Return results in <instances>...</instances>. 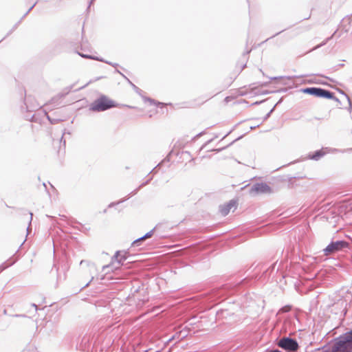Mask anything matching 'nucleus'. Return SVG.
<instances>
[{
  "mask_svg": "<svg viewBox=\"0 0 352 352\" xmlns=\"http://www.w3.org/2000/svg\"><path fill=\"white\" fill-rule=\"evenodd\" d=\"M326 352H352V329L334 338Z\"/></svg>",
  "mask_w": 352,
  "mask_h": 352,
  "instance_id": "f257e3e1",
  "label": "nucleus"
},
{
  "mask_svg": "<svg viewBox=\"0 0 352 352\" xmlns=\"http://www.w3.org/2000/svg\"><path fill=\"white\" fill-rule=\"evenodd\" d=\"M117 107L118 104L114 100L102 94L89 104V110L92 112H102Z\"/></svg>",
  "mask_w": 352,
  "mask_h": 352,
  "instance_id": "f03ea898",
  "label": "nucleus"
},
{
  "mask_svg": "<svg viewBox=\"0 0 352 352\" xmlns=\"http://www.w3.org/2000/svg\"><path fill=\"white\" fill-rule=\"evenodd\" d=\"M252 283V279L245 278L236 284L225 285L221 289H219L218 296H220L224 295H232L239 292L242 287L251 285Z\"/></svg>",
  "mask_w": 352,
  "mask_h": 352,
  "instance_id": "7ed1b4c3",
  "label": "nucleus"
},
{
  "mask_svg": "<svg viewBox=\"0 0 352 352\" xmlns=\"http://www.w3.org/2000/svg\"><path fill=\"white\" fill-rule=\"evenodd\" d=\"M275 344L286 352H296L300 348V345L296 338L290 336L277 338L274 340Z\"/></svg>",
  "mask_w": 352,
  "mask_h": 352,
  "instance_id": "20e7f679",
  "label": "nucleus"
},
{
  "mask_svg": "<svg viewBox=\"0 0 352 352\" xmlns=\"http://www.w3.org/2000/svg\"><path fill=\"white\" fill-rule=\"evenodd\" d=\"M300 91L320 98H332L333 92L329 90L316 87H305L300 89Z\"/></svg>",
  "mask_w": 352,
  "mask_h": 352,
  "instance_id": "39448f33",
  "label": "nucleus"
},
{
  "mask_svg": "<svg viewBox=\"0 0 352 352\" xmlns=\"http://www.w3.org/2000/svg\"><path fill=\"white\" fill-rule=\"evenodd\" d=\"M345 248H350V243L344 240L331 241V243L323 249L324 255L329 256Z\"/></svg>",
  "mask_w": 352,
  "mask_h": 352,
  "instance_id": "423d86ee",
  "label": "nucleus"
},
{
  "mask_svg": "<svg viewBox=\"0 0 352 352\" xmlns=\"http://www.w3.org/2000/svg\"><path fill=\"white\" fill-rule=\"evenodd\" d=\"M251 195L260 194H272L274 192L272 188L266 183L257 182L254 184L249 190Z\"/></svg>",
  "mask_w": 352,
  "mask_h": 352,
  "instance_id": "0eeeda50",
  "label": "nucleus"
},
{
  "mask_svg": "<svg viewBox=\"0 0 352 352\" xmlns=\"http://www.w3.org/2000/svg\"><path fill=\"white\" fill-rule=\"evenodd\" d=\"M139 292H145V286L140 280H133L131 283L130 294L127 297L128 300H135Z\"/></svg>",
  "mask_w": 352,
  "mask_h": 352,
  "instance_id": "6e6552de",
  "label": "nucleus"
},
{
  "mask_svg": "<svg viewBox=\"0 0 352 352\" xmlns=\"http://www.w3.org/2000/svg\"><path fill=\"white\" fill-rule=\"evenodd\" d=\"M164 228V224L161 223H157L151 230H150L149 232L146 233L142 236H141V237L135 239V241H133L132 242V243H131V246L132 247L140 246L142 244V242L145 239L151 238L154 234V232L155 231L158 232L160 231L163 230Z\"/></svg>",
  "mask_w": 352,
  "mask_h": 352,
  "instance_id": "1a4fd4ad",
  "label": "nucleus"
},
{
  "mask_svg": "<svg viewBox=\"0 0 352 352\" xmlns=\"http://www.w3.org/2000/svg\"><path fill=\"white\" fill-rule=\"evenodd\" d=\"M129 84L132 87L133 89L135 91V93H137L139 96H140L145 102H149L151 104H155L157 107H160V106L163 105V103H162L160 102H157L155 100H153L149 97L144 96L142 94L143 91L142 89H140L138 87H137L135 85H134L132 82H130Z\"/></svg>",
  "mask_w": 352,
  "mask_h": 352,
  "instance_id": "9d476101",
  "label": "nucleus"
},
{
  "mask_svg": "<svg viewBox=\"0 0 352 352\" xmlns=\"http://www.w3.org/2000/svg\"><path fill=\"white\" fill-rule=\"evenodd\" d=\"M234 207H236V201L234 199L230 200L228 203L219 206V212L222 216H226L230 212V210Z\"/></svg>",
  "mask_w": 352,
  "mask_h": 352,
  "instance_id": "9b49d317",
  "label": "nucleus"
},
{
  "mask_svg": "<svg viewBox=\"0 0 352 352\" xmlns=\"http://www.w3.org/2000/svg\"><path fill=\"white\" fill-rule=\"evenodd\" d=\"M91 336L89 334L84 335L78 346V349L82 351H89L91 346Z\"/></svg>",
  "mask_w": 352,
  "mask_h": 352,
  "instance_id": "f8f14e48",
  "label": "nucleus"
},
{
  "mask_svg": "<svg viewBox=\"0 0 352 352\" xmlns=\"http://www.w3.org/2000/svg\"><path fill=\"white\" fill-rule=\"evenodd\" d=\"M128 252L126 251H116L112 257V263L116 261L119 265H123L124 261L127 259Z\"/></svg>",
  "mask_w": 352,
  "mask_h": 352,
  "instance_id": "ddd939ff",
  "label": "nucleus"
},
{
  "mask_svg": "<svg viewBox=\"0 0 352 352\" xmlns=\"http://www.w3.org/2000/svg\"><path fill=\"white\" fill-rule=\"evenodd\" d=\"M148 288L145 287V292L142 293L139 292L138 296L135 298V300H133L137 306H142L143 305L147 300H148Z\"/></svg>",
  "mask_w": 352,
  "mask_h": 352,
  "instance_id": "4468645a",
  "label": "nucleus"
},
{
  "mask_svg": "<svg viewBox=\"0 0 352 352\" xmlns=\"http://www.w3.org/2000/svg\"><path fill=\"white\" fill-rule=\"evenodd\" d=\"M325 153H326L324 151L323 148H322V149L316 150V151H315L314 152H310L308 154L307 157L309 160H315V161H318L322 157L324 156Z\"/></svg>",
  "mask_w": 352,
  "mask_h": 352,
  "instance_id": "2eb2a0df",
  "label": "nucleus"
},
{
  "mask_svg": "<svg viewBox=\"0 0 352 352\" xmlns=\"http://www.w3.org/2000/svg\"><path fill=\"white\" fill-rule=\"evenodd\" d=\"M37 2H35L28 10V11L23 15V16L21 18V19L15 23V25L12 27V28L8 32V34L6 35V36L1 40L3 41L4 38H6L7 36L10 35L18 27L19 23L21 22V21L28 14V13L33 9V8L36 6Z\"/></svg>",
  "mask_w": 352,
  "mask_h": 352,
  "instance_id": "dca6fc26",
  "label": "nucleus"
},
{
  "mask_svg": "<svg viewBox=\"0 0 352 352\" xmlns=\"http://www.w3.org/2000/svg\"><path fill=\"white\" fill-rule=\"evenodd\" d=\"M153 179V177H148V179H146L145 182H144L143 183H142L136 189H135L134 190H133L131 192V195L133 196L135 195V194L138 193V192L142 188H143L144 186L148 185L151 181Z\"/></svg>",
  "mask_w": 352,
  "mask_h": 352,
  "instance_id": "f3484780",
  "label": "nucleus"
},
{
  "mask_svg": "<svg viewBox=\"0 0 352 352\" xmlns=\"http://www.w3.org/2000/svg\"><path fill=\"white\" fill-rule=\"evenodd\" d=\"M243 137V135H241L239 137H238L237 138H236L235 140H234L232 142H231L230 144H228L227 146H223L222 148H213V149H211L210 150V151H214L216 153H219L221 151H222L223 150L227 148L228 147H229L230 146L232 145L234 142H236V141H238L239 140L241 139Z\"/></svg>",
  "mask_w": 352,
  "mask_h": 352,
  "instance_id": "a211bd4d",
  "label": "nucleus"
},
{
  "mask_svg": "<svg viewBox=\"0 0 352 352\" xmlns=\"http://www.w3.org/2000/svg\"><path fill=\"white\" fill-rule=\"evenodd\" d=\"M332 39V36H329V37H327V38H325L322 43H320V44L316 45L315 47H314L311 50H310L309 51V52H312V51H314L316 50H318L320 47H322V46L325 45L330 40Z\"/></svg>",
  "mask_w": 352,
  "mask_h": 352,
  "instance_id": "6ab92c4d",
  "label": "nucleus"
},
{
  "mask_svg": "<svg viewBox=\"0 0 352 352\" xmlns=\"http://www.w3.org/2000/svg\"><path fill=\"white\" fill-rule=\"evenodd\" d=\"M132 195H131V193L125 198L121 199L118 201L111 202L109 204L108 208H112L116 205H118L120 204H122L129 199Z\"/></svg>",
  "mask_w": 352,
  "mask_h": 352,
  "instance_id": "aec40b11",
  "label": "nucleus"
},
{
  "mask_svg": "<svg viewBox=\"0 0 352 352\" xmlns=\"http://www.w3.org/2000/svg\"><path fill=\"white\" fill-rule=\"evenodd\" d=\"M169 160H169L168 157H165V158H164V159L161 162H160V163H159V164H157V165L154 168H153V169L150 171V173H148V175H149L150 174H151V173H153V174H156V173H157V170H156L157 168H160V167H161V166H162L164 162H169Z\"/></svg>",
  "mask_w": 352,
  "mask_h": 352,
  "instance_id": "412c9836",
  "label": "nucleus"
},
{
  "mask_svg": "<svg viewBox=\"0 0 352 352\" xmlns=\"http://www.w3.org/2000/svg\"><path fill=\"white\" fill-rule=\"evenodd\" d=\"M188 335V331L187 329H184L181 331H179V337L181 338V340L184 339Z\"/></svg>",
  "mask_w": 352,
  "mask_h": 352,
  "instance_id": "4be33fe9",
  "label": "nucleus"
},
{
  "mask_svg": "<svg viewBox=\"0 0 352 352\" xmlns=\"http://www.w3.org/2000/svg\"><path fill=\"white\" fill-rule=\"evenodd\" d=\"M47 120H49V122L52 124H57L60 122H62L63 120L61 119H55V118H52L50 116L47 115Z\"/></svg>",
  "mask_w": 352,
  "mask_h": 352,
  "instance_id": "5701e85b",
  "label": "nucleus"
},
{
  "mask_svg": "<svg viewBox=\"0 0 352 352\" xmlns=\"http://www.w3.org/2000/svg\"><path fill=\"white\" fill-rule=\"evenodd\" d=\"M113 271V263H110L107 265H104L102 267V272H106L107 274L110 271Z\"/></svg>",
  "mask_w": 352,
  "mask_h": 352,
  "instance_id": "b1692460",
  "label": "nucleus"
},
{
  "mask_svg": "<svg viewBox=\"0 0 352 352\" xmlns=\"http://www.w3.org/2000/svg\"><path fill=\"white\" fill-rule=\"evenodd\" d=\"M286 89H279V90H277V91H268V90H265L263 91H262L261 94L263 95H267V94H272V93H275V92H282V91H285Z\"/></svg>",
  "mask_w": 352,
  "mask_h": 352,
  "instance_id": "393cba45",
  "label": "nucleus"
},
{
  "mask_svg": "<svg viewBox=\"0 0 352 352\" xmlns=\"http://www.w3.org/2000/svg\"><path fill=\"white\" fill-rule=\"evenodd\" d=\"M89 59L94 60H98V61L102 62V63L104 61V58H102L101 57H99V56H94V55H91L89 57Z\"/></svg>",
  "mask_w": 352,
  "mask_h": 352,
  "instance_id": "a878e982",
  "label": "nucleus"
},
{
  "mask_svg": "<svg viewBox=\"0 0 352 352\" xmlns=\"http://www.w3.org/2000/svg\"><path fill=\"white\" fill-rule=\"evenodd\" d=\"M250 52H251V50H248L243 53L242 58H243V62L248 59V54L250 53Z\"/></svg>",
  "mask_w": 352,
  "mask_h": 352,
  "instance_id": "bb28decb",
  "label": "nucleus"
},
{
  "mask_svg": "<svg viewBox=\"0 0 352 352\" xmlns=\"http://www.w3.org/2000/svg\"><path fill=\"white\" fill-rule=\"evenodd\" d=\"M347 101L349 102V107L347 108V110L349 113H351L352 111V102L349 98V96H346Z\"/></svg>",
  "mask_w": 352,
  "mask_h": 352,
  "instance_id": "cd10ccee",
  "label": "nucleus"
},
{
  "mask_svg": "<svg viewBox=\"0 0 352 352\" xmlns=\"http://www.w3.org/2000/svg\"><path fill=\"white\" fill-rule=\"evenodd\" d=\"M13 264V262L10 263V264H6V263H3L1 266H0V273L4 270L5 269H6L7 267H8L9 266L12 265Z\"/></svg>",
  "mask_w": 352,
  "mask_h": 352,
  "instance_id": "c85d7f7f",
  "label": "nucleus"
},
{
  "mask_svg": "<svg viewBox=\"0 0 352 352\" xmlns=\"http://www.w3.org/2000/svg\"><path fill=\"white\" fill-rule=\"evenodd\" d=\"M274 109H275V107H273V108H272V109H271V110H270V111H269V112H268V113L265 116V117H264L263 120H267V119L270 117V116H271L272 113L274 111Z\"/></svg>",
  "mask_w": 352,
  "mask_h": 352,
  "instance_id": "c756f323",
  "label": "nucleus"
},
{
  "mask_svg": "<svg viewBox=\"0 0 352 352\" xmlns=\"http://www.w3.org/2000/svg\"><path fill=\"white\" fill-rule=\"evenodd\" d=\"M103 63H107V64H108V65H111V66H112V67H113L115 68H116L119 65L118 63H112V62H110V61H108V60H104V61Z\"/></svg>",
  "mask_w": 352,
  "mask_h": 352,
  "instance_id": "7c9ffc66",
  "label": "nucleus"
},
{
  "mask_svg": "<svg viewBox=\"0 0 352 352\" xmlns=\"http://www.w3.org/2000/svg\"><path fill=\"white\" fill-rule=\"evenodd\" d=\"M116 72L120 74L129 83H130V82H131L124 74H123L122 72H120L118 69H116Z\"/></svg>",
  "mask_w": 352,
  "mask_h": 352,
  "instance_id": "2f4dec72",
  "label": "nucleus"
},
{
  "mask_svg": "<svg viewBox=\"0 0 352 352\" xmlns=\"http://www.w3.org/2000/svg\"><path fill=\"white\" fill-rule=\"evenodd\" d=\"M116 72L120 74L129 83H130V82H131L124 74H123L122 72H120L118 69H116Z\"/></svg>",
  "mask_w": 352,
  "mask_h": 352,
  "instance_id": "473e14b6",
  "label": "nucleus"
},
{
  "mask_svg": "<svg viewBox=\"0 0 352 352\" xmlns=\"http://www.w3.org/2000/svg\"><path fill=\"white\" fill-rule=\"evenodd\" d=\"M285 78V76H274V77H270V80H278L283 79Z\"/></svg>",
  "mask_w": 352,
  "mask_h": 352,
  "instance_id": "72a5a7b5",
  "label": "nucleus"
},
{
  "mask_svg": "<svg viewBox=\"0 0 352 352\" xmlns=\"http://www.w3.org/2000/svg\"><path fill=\"white\" fill-rule=\"evenodd\" d=\"M326 99H330V100H335L337 102L340 103V100L335 96V94L334 93H333V97L332 98H327Z\"/></svg>",
  "mask_w": 352,
  "mask_h": 352,
  "instance_id": "f704fd0d",
  "label": "nucleus"
},
{
  "mask_svg": "<svg viewBox=\"0 0 352 352\" xmlns=\"http://www.w3.org/2000/svg\"><path fill=\"white\" fill-rule=\"evenodd\" d=\"M275 265H276V263L272 264L265 272V273L267 274L268 273V272H271V271H273L274 270V267H275Z\"/></svg>",
  "mask_w": 352,
  "mask_h": 352,
  "instance_id": "c9c22d12",
  "label": "nucleus"
},
{
  "mask_svg": "<svg viewBox=\"0 0 352 352\" xmlns=\"http://www.w3.org/2000/svg\"><path fill=\"white\" fill-rule=\"evenodd\" d=\"M29 214H30V217L29 225H28V228H27V230H28V231L29 230L30 227V226H31V222H32V216H33V214H32L31 212H29Z\"/></svg>",
  "mask_w": 352,
  "mask_h": 352,
  "instance_id": "e433bc0d",
  "label": "nucleus"
},
{
  "mask_svg": "<svg viewBox=\"0 0 352 352\" xmlns=\"http://www.w3.org/2000/svg\"><path fill=\"white\" fill-rule=\"evenodd\" d=\"M214 140V138H212L209 140H208L202 146H201V149H203L204 148H205L208 144H210V142H212V141Z\"/></svg>",
  "mask_w": 352,
  "mask_h": 352,
  "instance_id": "4c0bfd02",
  "label": "nucleus"
},
{
  "mask_svg": "<svg viewBox=\"0 0 352 352\" xmlns=\"http://www.w3.org/2000/svg\"><path fill=\"white\" fill-rule=\"evenodd\" d=\"M265 352H283L277 349H267Z\"/></svg>",
  "mask_w": 352,
  "mask_h": 352,
  "instance_id": "58836bf2",
  "label": "nucleus"
},
{
  "mask_svg": "<svg viewBox=\"0 0 352 352\" xmlns=\"http://www.w3.org/2000/svg\"><path fill=\"white\" fill-rule=\"evenodd\" d=\"M65 134H66V133H65V132H64V133H63L62 137H61L60 140V143H62V142H63V145H64V146H65V143H66V142H65V139H63V136H64Z\"/></svg>",
  "mask_w": 352,
  "mask_h": 352,
  "instance_id": "ea45409f",
  "label": "nucleus"
},
{
  "mask_svg": "<svg viewBox=\"0 0 352 352\" xmlns=\"http://www.w3.org/2000/svg\"><path fill=\"white\" fill-rule=\"evenodd\" d=\"M78 54L81 56V57H83V58H87L89 59V57L91 56L89 54H82V53H78Z\"/></svg>",
  "mask_w": 352,
  "mask_h": 352,
  "instance_id": "a19ab883",
  "label": "nucleus"
},
{
  "mask_svg": "<svg viewBox=\"0 0 352 352\" xmlns=\"http://www.w3.org/2000/svg\"><path fill=\"white\" fill-rule=\"evenodd\" d=\"M173 336L175 337V338L177 340H181V338L179 337V331L176 332Z\"/></svg>",
  "mask_w": 352,
  "mask_h": 352,
  "instance_id": "79ce46f5",
  "label": "nucleus"
},
{
  "mask_svg": "<svg viewBox=\"0 0 352 352\" xmlns=\"http://www.w3.org/2000/svg\"><path fill=\"white\" fill-rule=\"evenodd\" d=\"M270 82H262L259 85V86L263 87H267L268 85H269Z\"/></svg>",
  "mask_w": 352,
  "mask_h": 352,
  "instance_id": "37998d69",
  "label": "nucleus"
},
{
  "mask_svg": "<svg viewBox=\"0 0 352 352\" xmlns=\"http://www.w3.org/2000/svg\"><path fill=\"white\" fill-rule=\"evenodd\" d=\"M337 90H338V91L340 94H341L344 95L346 98V96H348L346 93H344L342 90H341V89H337Z\"/></svg>",
  "mask_w": 352,
  "mask_h": 352,
  "instance_id": "c03bdc74",
  "label": "nucleus"
},
{
  "mask_svg": "<svg viewBox=\"0 0 352 352\" xmlns=\"http://www.w3.org/2000/svg\"><path fill=\"white\" fill-rule=\"evenodd\" d=\"M283 98H281L274 107H276L277 105L280 104L283 102Z\"/></svg>",
  "mask_w": 352,
  "mask_h": 352,
  "instance_id": "a18cd8bd",
  "label": "nucleus"
},
{
  "mask_svg": "<svg viewBox=\"0 0 352 352\" xmlns=\"http://www.w3.org/2000/svg\"><path fill=\"white\" fill-rule=\"evenodd\" d=\"M174 340H176V339L175 338V337H174L173 336H171V337H170V338L167 340V342H166V343H168V342H170V341Z\"/></svg>",
  "mask_w": 352,
  "mask_h": 352,
  "instance_id": "49530a36",
  "label": "nucleus"
},
{
  "mask_svg": "<svg viewBox=\"0 0 352 352\" xmlns=\"http://www.w3.org/2000/svg\"><path fill=\"white\" fill-rule=\"evenodd\" d=\"M174 340H176V339L175 338V337H174L173 336H171V337H170V338L167 340V342H166V343H168V342H170V341Z\"/></svg>",
  "mask_w": 352,
  "mask_h": 352,
  "instance_id": "de8ad7c7",
  "label": "nucleus"
},
{
  "mask_svg": "<svg viewBox=\"0 0 352 352\" xmlns=\"http://www.w3.org/2000/svg\"><path fill=\"white\" fill-rule=\"evenodd\" d=\"M263 102V100L262 101H256L254 103L252 104V105H258V104H260L261 103H262Z\"/></svg>",
  "mask_w": 352,
  "mask_h": 352,
  "instance_id": "09e8293b",
  "label": "nucleus"
},
{
  "mask_svg": "<svg viewBox=\"0 0 352 352\" xmlns=\"http://www.w3.org/2000/svg\"><path fill=\"white\" fill-rule=\"evenodd\" d=\"M95 1L96 0H89V6H88L87 10L89 9L91 5L93 4Z\"/></svg>",
  "mask_w": 352,
  "mask_h": 352,
  "instance_id": "8fccbe9b",
  "label": "nucleus"
},
{
  "mask_svg": "<svg viewBox=\"0 0 352 352\" xmlns=\"http://www.w3.org/2000/svg\"><path fill=\"white\" fill-rule=\"evenodd\" d=\"M343 29L344 30L345 32H348L349 30V27L344 25H343Z\"/></svg>",
  "mask_w": 352,
  "mask_h": 352,
  "instance_id": "3c124183",
  "label": "nucleus"
},
{
  "mask_svg": "<svg viewBox=\"0 0 352 352\" xmlns=\"http://www.w3.org/2000/svg\"><path fill=\"white\" fill-rule=\"evenodd\" d=\"M351 16H348L346 19V21H348V23L349 25L350 24L351 21Z\"/></svg>",
  "mask_w": 352,
  "mask_h": 352,
  "instance_id": "603ef678",
  "label": "nucleus"
},
{
  "mask_svg": "<svg viewBox=\"0 0 352 352\" xmlns=\"http://www.w3.org/2000/svg\"><path fill=\"white\" fill-rule=\"evenodd\" d=\"M232 132V131H230L229 132H228L221 139V140H223V139H225L228 135H229L230 134V133Z\"/></svg>",
  "mask_w": 352,
  "mask_h": 352,
  "instance_id": "864d4df0",
  "label": "nucleus"
},
{
  "mask_svg": "<svg viewBox=\"0 0 352 352\" xmlns=\"http://www.w3.org/2000/svg\"><path fill=\"white\" fill-rule=\"evenodd\" d=\"M203 134H204V132H200L199 133H198V134L195 137V138H197L201 137Z\"/></svg>",
  "mask_w": 352,
  "mask_h": 352,
  "instance_id": "5fc2aeb1",
  "label": "nucleus"
},
{
  "mask_svg": "<svg viewBox=\"0 0 352 352\" xmlns=\"http://www.w3.org/2000/svg\"><path fill=\"white\" fill-rule=\"evenodd\" d=\"M224 311L221 310L220 312L217 311V314L219 317L220 315L223 314Z\"/></svg>",
  "mask_w": 352,
  "mask_h": 352,
  "instance_id": "6e6d98bb",
  "label": "nucleus"
},
{
  "mask_svg": "<svg viewBox=\"0 0 352 352\" xmlns=\"http://www.w3.org/2000/svg\"><path fill=\"white\" fill-rule=\"evenodd\" d=\"M320 76H322V77H324V78H326L329 79L331 82H334V80L332 78H329V77H327V76H322V75H320Z\"/></svg>",
  "mask_w": 352,
  "mask_h": 352,
  "instance_id": "4d7b16f0",
  "label": "nucleus"
},
{
  "mask_svg": "<svg viewBox=\"0 0 352 352\" xmlns=\"http://www.w3.org/2000/svg\"><path fill=\"white\" fill-rule=\"evenodd\" d=\"M283 31H284V30H282V31H280V32H277L276 34H275L274 35H273L271 38H273V37H274V36H277L278 34H279L280 33H281V32H283Z\"/></svg>",
  "mask_w": 352,
  "mask_h": 352,
  "instance_id": "13d9d810",
  "label": "nucleus"
},
{
  "mask_svg": "<svg viewBox=\"0 0 352 352\" xmlns=\"http://www.w3.org/2000/svg\"><path fill=\"white\" fill-rule=\"evenodd\" d=\"M347 203L349 204V206H351L352 204V199H349L347 201Z\"/></svg>",
  "mask_w": 352,
  "mask_h": 352,
  "instance_id": "bf43d9fd",
  "label": "nucleus"
},
{
  "mask_svg": "<svg viewBox=\"0 0 352 352\" xmlns=\"http://www.w3.org/2000/svg\"><path fill=\"white\" fill-rule=\"evenodd\" d=\"M32 307H35L36 310H37V305H36V304L32 303Z\"/></svg>",
  "mask_w": 352,
  "mask_h": 352,
  "instance_id": "052dcab7",
  "label": "nucleus"
},
{
  "mask_svg": "<svg viewBox=\"0 0 352 352\" xmlns=\"http://www.w3.org/2000/svg\"><path fill=\"white\" fill-rule=\"evenodd\" d=\"M93 278H94L92 277L91 280L89 283H87L83 287H85L88 286L89 285L90 282L93 280Z\"/></svg>",
  "mask_w": 352,
  "mask_h": 352,
  "instance_id": "680f3d73",
  "label": "nucleus"
},
{
  "mask_svg": "<svg viewBox=\"0 0 352 352\" xmlns=\"http://www.w3.org/2000/svg\"><path fill=\"white\" fill-rule=\"evenodd\" d=\"M246 67V64L244 63L242 66H241V70L243 69L245 67Z\"/></svg>",
  "mask_w": 352,
  "mask_h": 352,
  "instance_id": "e2e57ef3",
  "label": "nucleus"
},
{
  "mask_svg": "<svg viewBox=\"0 0 352 352\" xmlns=\"http://www.w3.org/2000/svg\"><path fill=\"white\" fill-rule=\"evenodd\" d=\"M15 316L16 317H19V316L25 317V315H18V314H16Z\"/></svg>",
  "mask_w": 352,
  "mask_h": 352,
  "instance_id": "0e129e2a",
  "label": "nucleus"
},
{
  "mask_svg": "<svg viewBox=\"0 0 352 352\" xmlns=\"http://www.w3.org/2000/svg\"><path fill=\"white\" fill-rule=\"evenodd\" d=\"M344 65L343 63H340L338 65V67H343Z\"/></svg>",
  "mask_w": 352,
  "mask_h": 352,
  "instance_id": "69168bd1",
  "label": "nucleus"
},
{
  "mask_svg": "<svg viewBox=\"0 0 352 352\" xmlns=\"http://www.w3.org/2000/svg\"><path fill=\"white\" fill-rule=\"evenodd\" d=\"M336 32H337V30H336L331 36H332V38H333L335 36V34H336Z\"/></svg>",
  "mask_w": 352,
  "mask_h": 352,
  "instance_id": "338daca9",
  "label": "nucleus"
},
{
  "mask_svg": "<svg viewBox=\"0 0 352 352\" xmlns=\"http://www.w3.org/2000/svg\"><path fill=\"white\" fill-rule=\"evenodd\" d=\"M320 84H322V85H327L326 82H323V81H321L320 82H319Z\"/></svg>",
  "mask_w": 352,
  "mask_h": 352,
  "instance_id": "774afa93",
  "label": "nucleus"
}]
</instances>
